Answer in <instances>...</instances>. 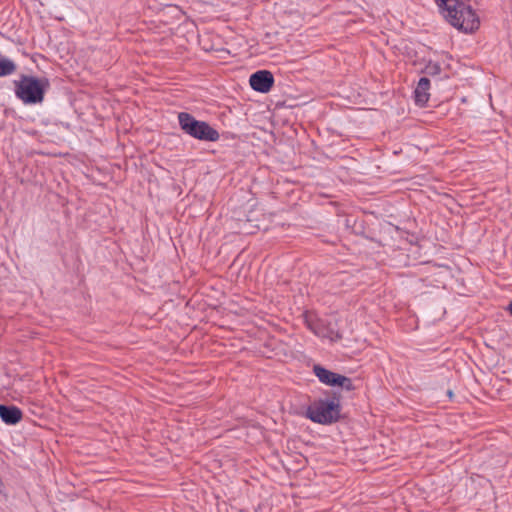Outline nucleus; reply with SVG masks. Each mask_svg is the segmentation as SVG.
Returning <instances> with one entry per match:
<instances>
[{
  "label": "nucleus",
  "instance_id": "1",
  "mask_svg": "<svg viewBox=\"0 0 512 512\" xmlns=\"http://www.w3.org/2000/svg\"><path fill=\"white\" fill-rule=\"evenodd\" d=\"M437 1L447 21L458 30L471 33L479 28V18L467 3L460 0Z\"/></svg>",
  "mask_w": 512,
  "mask_h": 512
},
{
  "label": "nucleus",
  "instance_id": "2",
  "mask_svg": "<svg viewBox=\"0 0 512 512\" xmlns=\"http://www.w3.org/2000/svg\"><path fill=\"white\" fill-rule=\"evenodd\" d=\"M14 85L16 97L24 104H38L44 100L49 81L46 78L21 75L20 79L14 82Z\"/></svg>",
  "mask_w": 512,
  "mask_h": 512
},
{
  "label": "nucleus",
  "instance_id": "3",
  "mask_svg": "<svg viewBox=\"0 0 512 512\" xmlns=\"http://www.w3.org/2000/svg\"><path fill=\"white\" fill-rule=\"evenodd\" d=\"M179 126L187 135L207 142H216L219 140V132L205 121L197 120L187 112L178 114Z\"/></svg>",
  "mask_w": 512,
  "mask_h": 512
},
{
  "label": "nucleus",
  "instance_id": "4",
  "mask_svg": "<svg viewBox=\"0 0 512 512\" xmlns=\"http://www.w3.org/2000/svg\"><path fill=\"white\" fill-rule=\"evenodd\" d=\"M306 416L315 423L331 424L339 419L340 405L333 400H315L307 407Z\"/></svg>",
  "mask_w": 512,
  "mask_h": 512
},
{
  "label": "nucleus",
  "instance_id": "5",
  "mask_svg": "<svg viewBox=\"0 0 512 512\" xmlns=\"http://www.w3.org/2000/svg\"><path fill=\"white\" fill-rule=\"evenodd\" d=\"M313 372L320 382L328 386H339L347 391L353 390L352 380L346 376L334 373L320 365H314Z\"/></svg>",
  "mask_w": 512,
  "mask_h": 512
},
{
  "label": "nucleus",
  "instance_id": "6",
  "mask_svg": "<svg viewBox=\"0 0 512 512\" xmlns=\"http://www.w3.org/2000/svg\"><path fill=\"white\" fill-rule=\"evenodd\" d=\"M249 83L253 90L267 93L274 84V77L270 71L259 70L250 76Z\"/></svg>",
  "mask_w": 512,
  "mask_h": 512
},
{
  "label": "nucleus",
  "instance_id": "7",
  "mask_svg": "<svg viewBox=\"0 0 512 512\" xmlns=\"http://www.w3.org/2000/svg\"><path fill=\"white\" fill-rule=\"evenodd\" d=\"M0 417L8 425H15L22 419V411L16 406L0 405Z\"/></svg>",
  "mask_w": 512,
  "mask_h": 512
},
{
  "label": "nucleus",
  "instance_id": "8",
  "mask_svg": "<svg viewBox=\"0 0 512 512\" xmlns=\"http://www.w3.org/2000/svg\"><path fill=\"white\" fill-rule=\"evenodd\" d=\"M430 80L426 77L420 78L417 87L414 91L415 101L417 104L423 106L429 99Z\"/></svg>",
  "mask_w": 512,
  "mask_h": 512
},
{
  "label": "nucleus",
  "instance_id": "9",
  "mask_svg": "<svg viewBox=\"0 0 512 512\" xmlns=\"http://www.w3.org/2000/svg\"><path fill=\"white\" fill-rule=\"evenodd\" d=\"M16 68L14 61L0 54V77L13 74L16 71Z\"/></svg>",
  "mask_w": 512,
  "mask_h": 512
},
{
  "label": "nucleus",
  "instance_id": "10",
  "mask_svg": "<svg viewBox=\"0 0 512 512\" xmlns=\"http://www.w3.org/2000/svg\"><path fill=\"white\" fill-rule=\"evenodd\" d=\"M425 72L428 75H438L441 72V66L437 62H429L425 66Z\"/></svg>",
  "mask_w": 512,
  "mask_h": 512
},
{
  "label": "nucleus",
  "instance_id": "11",
  "mask_svg": "<svg viewBox=\"0 0 512 512\" xmlns=\"http://www.w3.org/2000/svg\"><path fill=\"white\" fill-rule=\"evenodd\" d=\"M508 311L510 312V314L512 315V300L510 301L509 305H508Z\"/></svg>",
  "mask_w": 512,
  "mask_h": 512
},
{
  "label": "nucleus",
  "instance_id": "12",
  "mask_svg": "<svg viewBox=\"0 0 512 512\" xmlns=\"http://www.w3.org/2000/svg\"><path fill=\"white\" fill-rule=\"evenodd\" d=\"M309 328L310 330L314 331L316 333V331L314 330V328L309 324Z\"/></svg>",
  "mask_w": 512,
  "mask_h": 512
}]
</instances>
